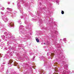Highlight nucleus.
<instances>
[{"mask_svg": "<svg viewBox=\"0 0 74 74\" xmlns=\"http://www.w3.org/2000/svg\"><path fill=\"white\" fill-rule=\"evenodd\" d=\"M64 11L62 10L61 11V14H64Z\"/></svg>", "mask_w": 74, "mask_h": 74, "instance_id": "6", "label": "nucleus"}, {"mask_svg": "<svg viewBox=\"0 0 74 74\" xmlns=\"http://www.w3.org/2000/svg\"><path fill=\"white\" fill-rule=\"evenodd\" d=\"M55 71H58V68H55Z\"/></svg>", "mask_w": 74, "mask_h": 74, "instance_id": "5", "label": "nucleus"}, {"mask_svg": "<svg viewBox=\"0 0 74 74\" xmlns=\"http://www.w3.org/2000/svg\"><path fill=\"white\" fill-rule=\"evenodd\" d=\"M7 10H10V8H7Z\"/></svg>", "mask_w": 74, "mask_h": 74, "instance_id": "9", "label": "nucleus"}, {"mask_svg": "<svg viewBox=\"0 0 74 74\" xmlns=\"http://www.w3.org/2000/svg\"><path fill=\"white\" fill-rule=\"evenodd\" d=\"M53 74H58V73H53Z\"/></svg>", "mask_w": 74, "mask_h": 74, "instance_id": "7", "label": "nucleus"}, {"mask_svg": "<svg viewBox=\"0 0 74 74\" xmlns=\"http://www.w3.org/2000/svg\"><path fill=\"white\" fill-rule=\"evenodd\" d=\"M0 57H1V54L0 53Z\"/></svg>", "mask_w": 74, "mask_h": 74, "instance_id": "10", "label": "nucleus"}, {"mask_svg": "<svg viewBox=\"0 0 74 74\" xmlns=\"http://www.w3.org/2000/svg\"><path fill=\"white\" fill-rule=\"evenodd\" d=\"M9 62L8 63V64L11 65V64L12 63V62H13V61H12L11 60H9Z\"/></svg>", "mask_w": 74, "mask_h": 74, "instance_id": "1", "label": "nucleus"}, {"mask_svg": "<svg viewBox=\"0 0 74 74\" xmlns=\"http://www.w3.org/2000/svg\"><path fill=\"white\" fill-rule=\"evenodd\" d=\"M51 56H52V57H53V56H54L55 54L54 53H51Z\"/></svg>", "mask_w": 74, "mask_h": 74, "instance_id": "4", "label": "nucleus"}, {"mask_svg": "<svg viewBox=\"0 0 74 74\" xmlns=\"http://www.w3.org/2000/svg\"><path fill=\"white\" fill-rule=\"evenodd\" d=\"M10 26H11V27H13V26H14V24H13V23H12V22H11L10 23Z\"/></svg>", "mask_w": 74, "mask_h": 74, "instance_id": "2", "label": "nucleus"}, {"mask_svg": "<svg viewBox=\"0 0 74 74\" xmlns=\"http://www.w3.org/2000/svg\"><path fill=\"white\" fill-rule=\"evenodd\" d=\"M44 44H45V43H44Z\"/></svg>", "mask_w": 74, "mask_h": 74, "instance_id": "11", "label": "nucleus"}, {"mask_svg": "<svg viewBox=\"0 0 74 74\" xmlns=\"http://www.w3.org/2000/svg\"><path fill=\"white\" fill-rule=\"evenodd\" d=\"M36 41L37 42H39V40L38 39L36 38Z\"/></svg>", "mask_w": 74, "mask_h": 74, "instance_id": "3", "label": "nucleus"}, {"mask_svg": "<svg viewBox=\"0 0 74 74\" xmlns=\"http://www.w3.org/2000/svg\"><path fill=\"white\" fill-rule=\"evenodd\" d=\"M42 73H43V71H42Z\"/></svg>", "mask_w": 74, "mask_h": 74, "instance_id": "8", "label": "nucleus"}]
</instances>
